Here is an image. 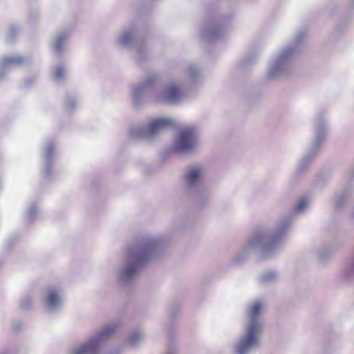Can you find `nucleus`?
<instances>
[{
	"label": "nucleus",
	"mask_w": 354,
	"mask_h": 354,
	"mask_svg": "<svg viewBox=\"0 0 354 354\" xmlns=\"http://www.w3.org/2000/svg\"><path fill=\"white\" fill-rule=\"evenodd\" d=\"M167 245L168 240L162 234L145 232L136 235L124 248L115 267L118 283H131L141 269L162 258Z\"/></svg>",
	"instance_id": "f257e3e1"
},
{
	"label": "nucleus",
	"mask_w": 354,
	"mask_h": 354,
	"mask_svg": "<svg viewBox=\"0 0 354 354\" xmlns=\"http://www.w3.org/2000/svg\"><path fill=\"white\" fill-rule=\"evenodd\" d=\"M174 124V120L168 117L151 120L147 124L151 139L165 129Z\"/></svg>",
	"instance_id": "dca6fc26"
},
{
	"label": "nucleus",
	"mask_w": 354,
	"mask_h": 354,
	"mask_svg": "<svg viewBox=\"0 0 354 354\" xmlns=\"http://www.w3.org/2000/svg\"><path fill=\"white\" fill-rule=\"evenodd\" d=\"M65 109L68 111H72L76 107V100L73 96H67L64 103Z\"/></svg>",
	"instance_id": "c756f323"
},
{
	"label": "nucleus",
	"mask_w": 354,
	"mask_h": 354,
	"mask_svg": "<svg viewBox=\"0 0 354 354\" xmlns=\"http://www.w3.org/2000/svg\"><path fill=\"white\" fill-rule=\"evenodd\" d=\"M308 205L309 201L307 198H301L297 203L294 212L297 214H302Z\"/></svg>",
	"instance_id": "393cba45"
},
{
	"label": "nucleus",
	"mask_w": 354,
	"mask_h": 354,
	"mask_svg": "<svg viewBox=\"0 0 354 354\" xmlns=\"http://www.w3.org/2000/svg\"><path fill=\"white\" fill-rule=\"evenodd\" d=\"M187 74L192 82L195 83L198 74L197 68L194 65H189L187 69Z\"/></svg>",
	"instance_id": "cd10ccee"
},
{
	"label": "nucleus",
	"mask_w": 354,
	"mask_h": 354,
	"mask_svg": "<svg viewBox=\"0 0 354 354\" xmlns=\"http://www.w3.org/2000/svg\"><path fill=\"white\" fill-rule=\"evenodd\" d=\"M119 327L120 323L117 321L104 324L84 342L73 346L67 354H99L102 346L114 335Z\"/></svg>",
	"instance_id": "423d86ee"
},
{
	"label": "nucleus",
	"mask_w": 354,
	"mask_h": 354,
	"mask_svg": "<svg viewBox=\"0 0 354 354\" xmlns=\"http://www.w3.org/2000/svg\"><path fill=\"white\" fill-rule=\"evenodd\" d=\"M225 31L223 27L220 26H210L203 30L202 36L207 40L212 41L222 37Z\"/></svg>",
	"instance_id": "aec40b11"
},
{
	"label": "nucleus",
	"mask_w": 354,
	"mask_h": 354,
	"mask_svg": "<svg viewBox=\"0 0 354 354\" xmlns=\"http://www.w3.org/2000/svg\"><path fill=\"white\" fill-rule=\"evenodd\" d=\"M44 310L48 313H55L59 311L64 303V295L62 288L53 286L48 287L43 295Z\"/></svg>",
	"instance_id": "f8f14e48"
},
{
	"label": "nucleus",
	"mask_w": 354,
	"mask_h": 354,
	"mask_svg": "<svg viewBox=\"0 0 354 354\" xmlns=\"http://www.w3.org/2000/svg\"><path fill=\"white\" fill-rule=\"evenodd\" d=\"M290 225L291 219L286 217L272 229L263 227L257 230L236 252L232 263L241 266L256 252L268 258L275 256L281 251L286 233Z\"/></svg>",
	"instance_id": "f03ea898"
},
{
	"label": "nucleus",
	"mask_w": 354,
	"mask_h": 354,
	"mask_svg": "<svg viewBox=\"0 0 354 354\" xmlns=\"http://www.w3.org/2000/svg\"><path fill=\"white\" fill-rule=\"evenodd\" d=\"M145 335L143 331L138 328L133 330L127 336L126 343L132 348L137 347L143 341Z\"/></svg>",
	"instance_id": "412c9836"
},
{
	"label": "nucleus",
	"mask_w": 354,
	"mask_h": 354,
	"mask_svg": "<svg viewBox=\"0 0 354 354\" xmlns=\"http://www.w3.org/2000/svg\"><path fill=\"white\" fill-rule=\"evenodd\" d=\"M20 307L24 310H29L32 306V297L30 295H26L20 301Z\"/></svg>",
	"instance_id": "bb28decb"
},
{
	"label": "nucleus",
	"mask_w": 354,
	"mask_h": 354,
	"mask_svg": "<svg viewBox=\"0 0 354 354\" xmlns=\"http://www.w3.org/2000/svg\"><path fill=\"white\" fill-rule=\"evenodd\" d=\"M115 46L120 49H127L134 46V59L139 64L145 62L149 58L146 42L138 38V29L135 24L122 28L114 39Z\"/></svg>",
	"instance_id": "0eeeda50"
},
{
	"label": "nucleus",
	"mask_w": 354,
	"mask_h": 354,
	"mask_svg": "<svg viewBox=\"0 0 354 354\" xmlns=\"http://www.w3.org/2000/svg\"><path fill=\"white\" fill-rule=\"evenodd\" d=\"M39 214V209L36 204H32L28 209L26 214V219L32 221L36 218Z\"/></svg>",
	"instance_id": "a878e982"
},
{
	"label": "nucleus",
	"mask_w": 354,
	"mask_h": 354,
	"mask_svg": "<svg viewBox=\"0 0 354 354\" xmlns=\"http://www.w3.org/2000/svg\"><path fill=\"white\" fill-rule=\"evenodd\" d=\"M129 138L133 140L151 139L147 124H136L133 126L129 131Z\"/></svg>",
	"instance_id": "6ab92c4d"
},
{
	"label": "nucleus",
	"mask_w": 354,
	"mask_h": 354,
	"mask_svg": "<svg viewBox=\"0 0 354 354\" xmlns=\"http://www.w3.org/2000/svg\"><path fill=\"white\" fill-rule=\"evenodd\" d=\"M178 347L176 345H170L165 354H178Z\"/></svg>",
	"instance_id": "7c9ffc66"
},
{
	"label": "nucleus",
	"mask_w": 354,
	"mask_h": 354,
	"mask_svg": "<svg viewBox=\"0 0 354 354\" xmlns=\"http://www.w3.org/2000/svg\"><path fill=\"white\" fill-rule=\"evenodd\" d=\"M198 143V129L195 126L180 128L176 133L173 150L178 153H187L193 151Z\"/></svg>",
	"instance_id": "9d476101"
},
{
	"label": "nucleus",
	"mask_w": 354,
	"mask_h": 354,
	"mask_svg": "<svg viewBox=\"0 0 354 354\" xmlns=\"http://www.w3.org/2000/svg\"><path fill=\"white\" fill-rule=\"evenodd\" d=\"M207 173L204 164L194 163L187 167L182 176L187 192L199 207L206 205L209 201V193L203 185Z\"/></svg>",
	"instance_id": "39448f33"
},
{
	"label": "nucleus",
	"mask_w": 354,
	"mask_h": 354,
	"mask_svg": "<svg viewBox=\"0 0 354 354\" xmlns=\"http://www.w3.org/2000/svg\"><path fill=\"white\" fill-rule=\"evenodd\" d=\"M158 82L159 76L157 73L148 72L140 82L133 84L131 87V99L133 105L136 107L141 106L144 102L145 95L149 91H151L150 96L152 98L153 92L160 91L158 87Z\"/></svg>",
	"instance_id": "1a4fd4ad"
},
{
	"label": "nucleus",
	"mask_w": 354,
	"mask_h": 354,
	"mask_svg": "<svg viewBox=\"0 0 354 354\" xmlns=\"http://www.w3.org/2000/svg\"><path fill=\"white\" fill-rule=\"evenodd\" d=\"M339 279L345 285H354V254L346 263Z\"/></svg>",
	"instance_id": "a211bd4d"
},
{
	"label": "nucleus",
	"mask_w": 354,
	"mask_h": 354,
	"mask_svg": "<svg viewBox=\"0 0 354 354\" xmlns=\"http://www.w3.org/2000/svg\"><path fill=\"white\" fill-rule=\"evenodd\" d=\"M29 62V59L21 55L3 57L0 59V81L4 78L6 73L16 66H22Z\"/></svg>",
	"instance_id": "ddd939ff"
},
{
	"label": "nucleus",
	"mask_w": 354,
	"mask_h": 354,
	"mask_svg": "<svg viewBox=\"0 0 354 354\" xmlns=\"http://www.w3.org/2000/svg\"><path fill=\"white\" fill-rule=\"evenodd\" d=\"M315 254L318 261H325L329 258L330 252L328 248L321 247L315 251Z\"/></svg>",
	"instance_id": "b1692460"
},
{
	"label": "nucleus",
	"mask_w": 354,
	"mask_h": 354,
	"mask_svg": "<svg viewBox=\"0 0 354 354\" xmlns=\"http://www.w3.org/2000/svg\"><path fill=\"white\" fill-rule=\"evenodd\" d=\"M279 273L276 271H266L259 274L258 281L261 286H269L279 281Z\"/></svg>",
	"instance_id": "4be33fe9"
},
{
	"label": "nucleus",
	"mask_w": 354,
	"mask_h": 354,
	"mask_svg": "<svg viewBox=\"0 0 354 354\" xmlns=\"http://www.w3.org/2000/svg\"><path fill=\"white\" fill-rule=\"evenodd\" d=\"M306 35L304 29L298 30L294 35L293 44L282 48L275 55L266 75L268 81L286 77L291 73V59L297 51V46L304 39Z\"/></svg>",
	"instance_id": "20e7f679"
},
{
	"label": "nucleus",
	"mask_w": 354,
	"mask_h": 354,
	"mask_svg": "<svg viewBox=\"0 0 354 354\" xmlns=\"http://www.w3.org/2000/svg\"><path fill=\"white\" fill-rule=\"evenodd\" d=\"M351 194V191L349 188H344L334 194L332 203L335 212H342L346 207Z\"/></svg>",
	"instance_id": "f3484780"
},
{
	"label": "nucleus",
	"mask_w": 354,
	"mask_h": 354,
	"mask_svg": "<svg viewBox=\"0 0 354 354\" xmlns=\"http://www.w3.org/2000/svg\"><path fill=\"white\" fill-rule=\"evenodd\" d=\"M266 301L256 299L249 302L245 308V321L242 332L232 346V354H252L261 346L265 324L263 314Z\"/></svg>",
	"instance_id": "7ed1b4c3"
},
{
	"label": "nucleus",
	"mask_w": 354,
	"mask_h": 354,
	"mask_svg": "<svg viewBox=\"0 0 354 354\" xmlns=\"http://www.w3.org/2000/svg\"><path fill=\"white\" fill-rule=\"evenodd\" d=\"M183 97V93L180 84L175 81L169 82L163 89L153 91L152 93V99L158 102L175 104L178 102Z\"/></svg>",
	"instance_id": "9b49d317"
},
{
	"label": "nucleus",
	"mask_w": 354,
	"mask_h": 354,
	"mask_svg": "<svg viewBox=\"0 0 354 354\" xmlns=\"http://www.w3.org/2000/svg\"><path fill=\"white\" fill-rule=\"evenodd\" d=\"M0 354H7V352L6 351H0Z\"/></svg>",
	"instance_id": "f704fd0d"
},
{
	"label": "nucleus",
	"mask_w": 354,
	"mask_h": 354,
	"mask_svg": "<svg viewBox=\"0 0 354 354\" xmlns=\"http://www.w3.org/2000/svg\"><path fill=\"white\" fill-rule=\"evenodd\" d=\"M19 28L17 26H10L7 35V40L9 42L14 41L15 38L18 35Z\"/></svg>",
	"instance_id": "c85d7f7f"
},
{
	"label": "nucleus",
	"mask_w": 354,
	"mask_h": 354,
	"mask_svg": "<svg viewBox=\"0 0 354 354\" xmlns=\"http://www.w3.org/2000/svg\"><path fill=\"white\" fill-rule=\"evenodd\" d=\"M179 311V308L177 306H174L170 310V314L172 316H175Z\"/></svg>",
	"instance_id": "2f4dec72"
},
{
	"label": "nucleus",
	"mask_w": 354,
	"mask_h": 354,
	"mask_svg": "<svg viewBox=\"0 0 354 354\" xmlns=\"http://www.w3.org/2000/svg\"><path fill=\"white\" fill-rule=\"evenodd\" d=\"M35 80H36V77H31L30 79L26 80V82H25L26 86L27 87L30 86L32 84V83L33 82H35Z\"/></svg>",
	"instance_id": "473e14b6"
},
{
	"label": "nucleus",
	"mask_w": 354,
	"mask_h": 354,
	"mask_svg": "<svg viewBox=\"0 0 354 354\" xmlns=\"http://www.w3.org/2000/svg\"><path fill=\"white\" fill-rule=\"evenodd\" d=\"M13 328L15 330H18V329H19L20 326H19V324H17V325L15 324V325H13Z\"/></svg>",
	"instance_id": "72a5a7b5"
},
{
	"label": "nucleus",
	"mask_w": 354,
	"mask_h": 354,
	"mask_svg": "<svg viewBox=\"0 0 354 354\" xmlns=\"http://www.w3.org/2000/svg\"><path fill=\"white\" fill-rule=\"evenodd\" d=\"M51 78L56 83L63 82L66 79V71L62 65L55 66L51 71Z\"/></svg>",
	"instance_id": "5701e85b"
},
{
	"label": "nucleus",
	"mask_w": 354,
	"mask_h": 354,
	"mask_svg": "<svg viewBox=\"0 0 354 354\" xmlns=\"http://www.w3.org/2000/svg\"><path fill=\"white\" fill-rule=\"evenodd\" d=\"M328 133V126L326 120V114L323 112L319 113L315 119V137L313 142L301 160L297 169L296 175L300 176L307 170L313 160L318 154L322 145Z\"/></svg>",
	"instance_id": "6e6552de"
},
{
	"label": "nucleus",
	"mask_w": 354,
	"mask_h": 354,
	"mask_svg": "<svg viewBox=\"0 0 354 354\" xmlns=\"http://www.w3.org/2000/svg\"><path fill=\"white\" fill-rule=\"evenodd\" d=\"M55 142L53 140H48L44 145L42 157L44 161V175L48 177L53 174V164Z\"/></svg>",
	"instance_id": "4468645a"
},
{
	"label": "nucleus",
	"mask_w": 354,
	"mask_h": 354,
	"mask_svg": "<svg viewBox=\"0 0 354 354\" xmlns=\"http://www.w3.org/2000/svg\"><path fill=\"white\" fill-rule=\"evenodd\" d=\"M69 39L68 30H59L52 37V50L57 55H61L67 52V43Z\"/></svg>",
	"instance_id": "2eb2a0df"
}]
</instances>
